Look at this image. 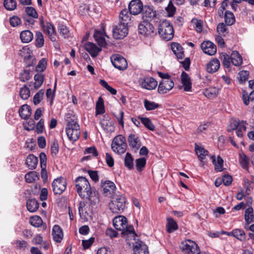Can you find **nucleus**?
Wrapping results in <instances>:
<instances>
[{
    "instance_id": "nucleus-40",
    "label": "nucleus",
    "mask_w": 254,
    "mask_h": 254,
    "mask_svg": "<svg viewBox=\"0 0 254 254\" xmlns=\"http://www.w3.org/2000/svg\"><path fill=\"white\" fill-rule=\"evenodd\" d=\"M225 22L227 25L231 26L234 24L235 18L234 14L230 11H226L225 12Z\"/></svg>"
},
{
    "instance_id": "nucleus-17",
    "label": "nucleus",
    "mask_w": 254,
    "mask_h": 254,
    "mask_svg": "<svg viewBox=\"0 0 254 254\" xmlns=\"http://www.w3.org/2000/svg\"><path fill=\"white\" fill-rule=\"evenodd\" d=\"M142 18L144 20L148 21L156 17V11L152 6L145 5L142 11Z\"/></svg>"
},
{
    "instance_id": "nucleus-11",
    "label": "nucleus",
    "mask_w": 254,
    "mask_h": 254,
    "mask_svg": "<svg viewBox=\"0 0 254 254\" xmlns=\"http://www.w3.org/2000/svg\"><path fill=\"white\" fill-rule=\"evenodd\" d=\"M174 86V83L172 79L161 80L160 82L158 92L159 94H163L170 91Z\"/></svg>"
},
{
    "instance_id": "nucleus-13",
    "label": "nucleus",
    "mask_w": 254,
    "mask_h": 254,
    "mask_svg": "<svg viewBox=\"0 0 254 254\" xmlns=\"http://www.w3.org/2000/svg\"><path fill=\"white\" fill-rule=\"evenodd\" d=\"M129 146L132 151L136 152L141 146V142L138 136L136 134H130L127 137Z\"/></svg>"
},
{
    "instance_id": "nucleus-30",
    "label": "nucleus",
    "mask_w": 254,
    "mask_h": 254,
    "mask_svg": "<svg viewBox=\"0 0 254 254\" xmlns=\"http://www.w3.org/2000/svg\"><path fill=\"white\" fill-rule=\"evenodd\" d=\"M166 230L169 233H171L178 229V226L176 221L172 218L167 219Z\"/></svg>"
},
{
    "instance_id": "nucleus-5",
    "label": "nucleus",
    "mask_w": 254,
    "mask_h": 254,
    "mask_svg": "<svg viewBox=\"0 0 254 254\" xmlns=\"http://www.w3.org/2000/svg\"><path fill=\"white\" fill-rule=\"evenodd\" d=\"M127 147L126 138L122 135L115 136L111 145L112 149L117 154L124 153Z\"/></svg>"
},
{
    "instance_id": "nucleus-59",
    "label": "nucleus",
    "mask_w": 254,
    "mask_h": 254,
    "mask_svg": "<svg viewBox=\"0 0 254 254\" xmlns=\"http://www.w3.org/2000/svg\"><path fill=\"white\" fill-rule=\"evenodd\" d=\"M221 59L223 61L224 66L226 68H229L231 64V58H230L229 56L225 53L222 54Z\"/></svg>"
},
{
    "instance_id": "nucleus-24",
    "label": "nucleus",
    "mask_w": 254,
    "mask_h": 254,
    "mask_svg": "<svg viewBox=\"0 0 254 254\" xmlns=\"http://www.w3.org/2000/svg\"><path fill=\"white\" fill-rule=\"evenodd\" d=\"M182 83L185 91H190L191 89V82L189 75L183 71L181 74Z\"/></svg>"
},
{
    "instance_id": "nucleus-43",
    "label": "nucleus",
    "mask_w": 254,
    "mask_h": 254,
    "mask_svg": "<svg viewBox=\"0 0 254 254\" xmlns=\"http://www.w3.org/2000/svg\"><path fill=\"white\" fill-rule=\"evenodd\" d=\"M34 87L36 89L39 88L42 85L44 79V75L43 74H36L34 75Z\"/></svg>"
},
{
    "instance_id": "nucleus-10",
    "label": "nucleus",
    "mask_w": 254,
    "mask_h": 254,
    "mask_svg": "<svg viewBox=\"0 0 254 254\" xmlns=\"http://www.w3.org/2000/svg\"><path fill=\"white\" fill-rule=\"evenodd\" d=\"M127 26L119 23L113 29V36L115 39H122L128 34Z\"/></svg>"
},
{
    "instance_id": "nucleus-21",
    "label": "nucleus",
    "mask_w": 254,
    "mask_h": 254,
    "mask_svg": "<svg viewBox=\"0 0 254 254\" xmlns=\"http://www.w3.org/2000/svg\"><path fill=\"white\" fill-rule=\"evenodd\" d=\"M44 31L46 33L49 38L52 42H55L56 41V33L54 26L50 23L47 22L46 26H44Z\"/></svg>"
},
{
    "instance_id": "nucleus-52",
    "label": "nucleus",
    "mask_w": 254,
    "mask_h": 254,
    "mask_svg": "<svg viewBox=\"0 0 254 254\" xmlns=\"http://www.w3.org/2000/svg\"><path fill=\"white\" fill-rule=\"evenodd\" d=\"M101 124L104 130L108 131H113L114 130V127L111 122L103 120L101 122Z\"/></svg>"
},
{
    "instance_id": "nucleus-25",
    "label": "nucleus",
    "mask_w": 254,
    "mask_h": 254,
    "mask_svg": "<svg viewBox=\"0 0 254 254\" xmlns=\"http://www.w3.org/2000/svg\"><path fill=\"white\" fill-rule=\"evenodd\" d=\"M38 158L33 154H29L27 156L25 164L27 167L31 170L35 169L38 164Z\"/></svg>"
},
{
    "instance_id": "nucleus-61",
    "label": "nucleus",
    "mask_w": 254,
    "mask_h": 254,
    "mask_svg": "<svg viewBox=\"0 0 254 254\" xmlns=\"http://www.w3.org/2000/svg\"><path fill=\"white\" fill-rule=\"evenodd\" d=\"M166 10L167 12L168 16H172L176 11V8L172 3V0H170L168 6L166 7Z\"/></svg>"
},
{
    "instance_id": "nucleus-36",
    "label": "nucleus",
    "mask_w": 254,
    "mask_h": 254,
    "mask_svg": "<svg viewBox=\"0 0 254 254\" xmlns=\"http://www.w3.org/2000/svg\"><path fill=\"white\" fill-rule=\"evenodd\" d=\"M211 159H212L213 164L215 166V170L217 172L222 171L223 166V160L222 158L220 156H218L217 161H216L215 156H212Z\"/></svg>"
},
{
    "instance_id": "nucleus-33",
    "label": "nucleus",
    "mask_w": 254,
    "mask_h": 254,
    "mask_svg": "<svg viewBox=\"0 0 254 254\" xmlns=\"http://www.w3.org/2000/svg\"><path fill=\"white\" fill-rule=\"evenodd\" d=\"M218 92L219 89L218 88L210 87L204 91L203 94L206 97L213 99L217 96Z\"/></svg>"
},
{
    "instance_id": "nucleus-14",
    "label": "nucleus",
    "mask_w": 254,
    "mask_h": 254,
    "mask_svg": "<svg viewBox=\"0 0 254 254\" xmlns=\"http://www.w3.org/2000/svg\"><path fill=\"white\" fill-rule=\"evenodd\" d=\"M139 82L141 86L147 90H153L157 86V82L152 77H146L140 79Z\"/></svg>"
},
{
    "instance_id": "nucleus-55",
    "label": "nucleus",
    "mask_w": 254,
    "mask_h": 254,
    "mask_svg": "<svg viewBox=\"0 0 254 254\" xmlns=\"http://www.w3.org/2000/svg\"><path fill=\"white\" fill-rule=\"evenodd\" d=\"M44 94V90L41 89L38 91L33 97V103L34 105H37L40 103L42 100Z\"/></svg>"
},
{
    "instance_id": "nucleus-41",
    "label": "nucleus",
    "mask_w": 254,
    "mask_h": 254,
    "mask_svg": "<svg viewBox=\"0 0 254 254\" xmlns=\"http://www.w3.org/2000/svg\"><path fill=\"white\" fill-rule=\"evenodd\" d=\"M138 119L147 128L152 131L155 130V126L149 118L138 117Z\"/></svg>"
},
{
    "instance_id": "nucleus-42",
    "label": "nucleus",
    "mask_w": 254,
    "mask_h": 254,
    "mask_svg": "<svg viewBox=\"0 0 254 254\" xmlns=\"http://www.w3.org/2000/svg\"><path fill=\"white\" fill-rule=\"evenodd\" d=\"M234 237L240 241H245L247 239L245 232L242 229H234Z\"/></svg>"
},
{
    "instance_id": "nucleus-35",
    "label": "nucleus",
    "mask_w": 254,
    "mask_h": 254,
    "mask_svg": "<svg viewBox=\"0 0 254 254\" xmlns=\"http://www.w3.org/2000/svg\"><path fill=\"white\" fill-rule=\"evenodd\" d=\"M20 37L22 42L29 43L33 39V35L30 30H24L21 32Z\"/></svg>"
},
{
    "instance_id": "nucleus-2",
    "label": "nucleus",
    "mask_w": 254,
    "mask_h": 254,
    "mask_svg": "<svg viewBox=\"0 0 254 254\" xmlns=\"http://www.w3.org/2000/svg\"><path fill=\"white\" fill-rule=\"evenodd\" d=\"M114 227L118 230L122 231L124 234H132L133 237L136 235L132 226H128L126 217L123 216L116 217L113 219Z\"/></svg>"
},
{
    "instance_id": "nucleus-31",
    "label": "nucleus",
    "mask_w": 254,
    "mask_h": 254,
    "mask_svg": "<svg viewBox=\"0 0 254 254\" xmlns=\"http://www.w3.org/2000/svg\"><path fill=\"white\" fill-rule=\"evenodd\" d=\"M27 208L30 212H36L39 207V204L38 201L34 199H29L27 200L26 203Z\"/></svg>"
},
{
    "instance_id": "nucleus-8",
    "label": "nucleus",
    "mask_w": 254,
    "mask_h": 254,
    "mask_svg": "<svg viewBox=\"0 0 254 254\" xmlns=\"http://www.w3.org/2000/svg\"><path fill=\"white\" fill-rule=\"evenodd\" d=\"M111 60L114 66L119 70H124L127 67L126 60L120 55H112L111 57Z\"/></svg>"
},
{
    "instance_id": "nucleus-22",
    "label": "nucleus",
    "mask_w": 254,
    "mask_h": 254,
    "mask_svg": "<svg viewBox=\"0 0 254 254\" xmlns=\"http://www.w3.org/2000/svg\"><path fill=\"white\" fill-rule=\"evenodd\" d=\"M53 239L57 243H60L63 239L64 235L62 229L58 225L54 226L52 230Z\"/></svg>"
},
{
    "instance_id": "nucleus-7",
    "label": "nucleus",
    "mask_w": 254,
    "mask_h": 254,
    "mask_svg": "<svg viewBox=\"0 0 254 254\" xmlns=\"http://www.w3.org/2000/svg\"><path fill=\"white\" fill-rule=\"evenodd\" d=\"M66 181L63 177H59L54 179L52 187L53 191L55 194H62L66 188Z\"/></svg>"
},
{
    "instance_id": "nucleus-12",
    "label": "nucleus",
    "mask_w": 254,
    "mask_h": 254,
    "mask_svg": "<svg viewBox=\"0 0 254 254\" xmlns=\"http://www.w3.org/2000/svg\"><path fill=\"white\" fill-rule=\"evenodd\" d=\"M143 7L140 0H132L128 4V10L131 14L137 15L142 12Z\"/></svg>"
},
{
    "instance_id": "nucleus-34",
    "label": "nucleus",
    "mask_w": 254,
    "mask_h": 254,
    "mask_svg": "<svg viewBox=\"0 0 254 254\" xmlns=\"http://www.w3.org/2000/svg\"><path fill=\"white\" fill-rule=\"evenodd\" d=\"M245 219L246 225L248 226L250 223L254 222V210L252 207L247 208L245 212Z\"/></svg>"
},
{
    "instance_id": "nucleus-63",
    "label": "nucleus",
    "mask_w": 254,
    "mask_h": 254,
    "mask_svg": "<svg viewBox=\"0 0 254 254\" xmlns=\"http://www.w3.org/2000/svg\"><path fill=\"white\" fill-rule=\"evenodd\" d=\"M58 30L60 34L62 35L64 37L67 36L69 30L67 27L63 24H61L58 27Z\"/></svg>"
},
{
    "instance_id": "nucleus-39",
    "label": "nucleus",
    "mask_w": 254,
    "mask_h": 254,
    "mask_svg": "<svg viewBox=\"0 0 254 254\" xmlns=\"http://www.w3.org/2000/svg\"><path fill=\"white\" fill-rule=\"evenodd\" d=\"M25 179L26 182L31 183L39 179V175L36 171H31L26 174Z\"/></svg>"
},
{
    "instance_id": "nucleus-49",
    "label": "nucleus",
    "mask_w": 254,
    "mask_h": 254,
    "mask_svg": "<svg viewBox=\"0 0 254 254\" xmlns=\"http://www.w3.org/2000/svg\"><path fill=\"white\" fill-rule=\"evenodd\" d=\"M3 5L7 10H13L16 8L17 3L14 0H4Z\"/></svg>"
},
{
    "instance_id": "nucleus-54",
    "label": "nucleus",
    "mask_w": 254,
    "mask_h": 254,
    "mask_svg": "<svg viewBox=\"0 0 254 254\" xmlns=\"http://www.w3.org/2000/svg\"><path fill=\"white\" fill-rule=\"evenodd\" d=\"M47 60L45 58L42 59L38 63V65L36 67V70L37 72H42L46 68Z\"/></svg>"
},
{
    "instance_id": "nucleus-9",
    "label": "nucleus",
    "mask_w": 254,
    "mask_h": 254,
    "mask_svg": "<svg viewBox=\"0 0 254 254\" xmlns=\"http://www.w3.org/2000/svg\"><path fill=\"white\" fill-rule=\"evenodd\" d=\"M138 32L140 34L146 36H152L155 34V28L153 25L146 20L138 25Z\"/></svg>"
},
{
    "instance_id": "nucleus-15",
    "label": "nucleus",
    "mask_w": 254,
    "mask_h": 254,
    "mask_svg": "<svg viewBox=\"0 0 254 254\" xmlns=\"http://www.w3.org/2000/svg\"><path fill=\"white\" fill-rule=\"evenodd\" d=\"M134 254H148V247L142 241L138 240L133 245Z\"/></svg>"
},
{
    "instance_id": "nucleus-57",
    "label": "nucleus",
    "mask_w": 254,
    "mask_h": 254,
    "mask_svg": "<svg viewBox=\"0 0 254 254\" xmlns=\"http://www.w3.org/2000/svg\"><path fill=\"white\" fill-rule=\"evenodd\" d=\"M146 160L145 158H140L136 160V168L138 171H141L146 164Z\"/></svg>"
},
{
    "instance_id": "nucleus-18",
    "label": "nucleus",
    "mask_w": 254,
    "mask_h": 254,
    "mask_svg": "<svg viewBox=\"0 0 254 254\" xmlns=\"http://www.w3.org/2000/svg\"><path fill=\"white\" fill-rule=\"evenodd\" d=\"M94 38L95 41L98 43L100 47H106L107 43L105 39V36L108 38L104 31L102 32L99 30H95L94 33Z\"/></svg>"
},
{
    "instance_id": "nucleus-4",
    "label": "nucleus",
    "mask_w": 254,
    "mask_h": 254,
    "mask_svg": "<svg viewBox=\"0 0 254 254\" xmlns=\"http://www.w3.org/2000/svg\"><path fill=\"white\" fill-rule=\"evenodd\" d=\"M126 198L123 195H114L109 204L110 209L113 213H121L126 206Z\"/></svg>"
},
{
    "instance_id": "nucleus-56",
    "label": "nucleus",
    "mask_w": 254,
    "mask_h": 254,
    "mask_svg": "<svg viewBox=\"0 0 254 254\" xmlns=\"http://www.w3.org/2000/svg\"><path fill=\"white\" fill-rule=\"evenodd\" d=\"M59 146L57 140H54L51 146V152L53 157L56 156L59 152Z\"/></svg>"
},
{
    "instance_id": "nucleus-19",
    "label": "nucleus",
    "mask_w": 254,
    "mask_h": 254,
    "mask_svg": "<svg viewBox=\"0 0 254 254\" xmlns=\"http://www.w3.org/2000/svg\"><path fill=\"white\" fill-rule=\"evenodd\" d=\"M84 48L93 58L96 57L102 50L101 47H98L95 44L89 42L85 44Z\"/></svg>"
},
{
    "instance_id": "nucleus-23",
    "label": "nucleus",
    "mask_w": 254,
    "mask_h": 254,
    "mask_svg": "<svg viewBox=\"0 0 254 254\" xmlns=\"http://www.w3.org/2000/svg\"><path fill=\"white\" fill-rule=\"evenodd\" d=\"M131 13L127 9H123L119 16V23L127 26L131 20Z\"/></svg>"
},
{
    "instance_id": "nucleus-32",
    "label": "nucleus",
    "mask_w": 254,
    "mask_h": 254,
    "mask_svg": "<svg viewBox=\"0 0 254 254\" xmlns=\"http://www.w3.org/2000/svg\"><path fill=\"white\" fill-rule=\"evenodd\" d=\"M231 61L233 65L240 66L243 62L242 57L237 51H233L231 55Z\"/></svg>"
},
{
    "instance_id": "nucleus-62",
    "label": "nucleus",
    "mask_w": 254,
    "mask_h": 254,
    "mask_svg": "<svg viewBox=\"0 0 254 254\" xmlns=\"http://www.w3.org/2000/svg\"><path fill=\"white\" fill-rule=\"evenodd\" d=\"M31 76L30 75L29 71L28 70H24L20 74L19 79L22 82H25L30 79Z\"/></svg>"
},
{
    "instance_id": "nucleus-60",
    "label": "nucleus",
    "mask_w": 254,
    "mask_h": 254,
    "mask_svg": "<svg viewBox=\"0 0 254 254\" xmlns=\"http://www.w3.org/2000/svg\"><path fill=\"white\" fill-rule=\"evenodd\" d=\"M217 31L219 34L224 36L227 33V28L224 23H220L217 25Z\"/></svg>"
},
{
    "instance_id": "nucleus-38",
    "label": "nucleus",
    "mask_w": 254,
    "mask_h": 254,
    "mask_svg": "<svg viewBox=\"0 0 254 254\" xmlns=\"http://www.w3.org/2000/svg\"><path fill=\"white\" fill-rule=\"evenodd\" d=\"M195 150L197 154L198 158L202 161V159H204L205 157L208 155V151L205 150L203 147L199 146L195 144Z\"/></svg>"
},
{
    "instance_id": "nucleus-28",
    "label": "nucleus",
    "mask_w": 254,
    "mask_h": 254,
    "mask_svg": "<svg viewBox=\"0 0 254 254\" xmlns=\"http://www.w3.org/2000/svg\"><path fill=\"white\" fill-rule=\"evenodd\" d=\"M19 114L22 119H27L31 115V109L28 105H23L19 109Z\"/></svg>"
},
{
    "instance_id": "nucleus-50",
    "label": "nucleus",
    "mask_w": 254,
    "mask_h": 254,
    "mask_svg": "<svg viewBox=\"0 0 254 254\" xmlns=\"http://www.w3.org/2000/svg\"><path fill=\"white\" fill-rule=\"evenodd\" d=\"M25 11V13L23 15H27L33 18H37L38 17V14L36 9L33 7H26Z\"/></svg>"
},
{
    "instance_id": "nucleus-1",
    "label": "nucleus",
    "mask_w": 254,
    "mask_h": 254,
    "mask_svg": "<svg viewBox=\"0 0 254 254\" xmlns=\"http://www.w3.org/2000/svg\"><path fill=\"white\" fill-rule=\"evenodd\" d=\"M75 182L76 191L81 198L88 199L91 205L96 206L99 203V194L95 189L91 187L87 179L79 177Z\"/></svg>"
},
{
    "instance_id": "nucleus-53",
    "label": "nucleus",
    "mask_w": 254,
    "mask_h": 254,
    "mask_svg": "<svg viewBox=\"0 0 254 254\" xmlns=\"http://www.w3.org/2000/svg\"><path fill=\"white\" fill-rule=\"evenodd\" d=\"M239 162L243 168L245 169H248L249 159L244 154L240 155Z\"/></svg>"
},
{
    "instance_id": "nucleus-27",
    "label": "nucleus",
    "mask_w": 254,
    "mask_h": 254,
    "mask_svg": "<svg viewBox=\"0 0 254 254\" xmlns=\"http://www.w3.org/2000/svg\"><path fill=\"white\" fill-rule=\"evenodd\" d=\"M65 131L68 138L71 141H76L80 135V129H65Z\"/></svg>"
},
{
    "instance_id": "nucleus-47",
    "label": "nucleus",
    "mask_w": 254,
    "mask_h": 254,
    "mask_svg": "<svg viewBox=\"0 0 254 254\" xmlns=\"http://www.w3.org/2000/svg\"><path fill=\"white\" fill-rule=\"evenodd\" d=\"M30 223L35 227H39L42 224L43 220L40 216L36 215L30 217Z\"/></svg>"
},
{
    "instance_id": "nucleus-45",
    "label": "nucleus",
    "mask_w": 254,
    "mask_h": 254,
    "mask_svg": "<svg viewBox=\"0 0 254 254\" xmlns=\"http://www.w3.org/2000/svg\"><path fill=\"white\" fill-rule=\"evenodd\" d=\"M125 166L128 169L131 170L133 168V159L131 154L127 152L125 158Z\"/></svg>"
},
{
    "instance_id": "nucleus-37",
    "label": "nucleus",
    "mask_w": 254,
    "mask_h": 254,
    "mask_svg": "<svg viewBox=\"0 0 254 254\" xmlns=\"http://www.w3.org/2000/svg\"><path fill=\"white\" fill-rule=\"evenodd\" d=\"M105 112V106L104 104L103 99L102 97H99L96 104V114L97 116L98 115H102Z\"/></svg>"
},
{
    "instance_id": "nucleus-26",
    "label": "nucleus",
    "mask_w": 254,
    "mask_h": 254,
    "mask_svg": "<svg viewBox=\"0 0 254 254\" xmlns=\"http://www.w3.org/2000/svg\"><path fill=\"white\" fill-rule=\"evenodd\" d=\"M171 49L178 59H182L184 56L183 48L177 43H172Z\"/></svg>"
},
{
    "instance_id": "nucleus-48",
    "label": "nucleus",
    "mask_w": 254,
    "mask_h": 254,
    "mask_svg": "<svg viewBox=\"0 0 254 254\" xmlns=\"http://www.w3.org/2000/svg\"><path fill=\"white\" fill-rule=\"evenodd\" d=\"M30 92L29 89L24 85L19 91V95L23 100H27L30 97Z\"/></svg>"
},
{
    "instance_id": "nucleus-64",
    "label": "nucleus",
    "mask_w": 254,
    "mask_h": 254,
    "mask_svg": "<svg viewBox=\"0 0 254 254\" xmlns=\"http://www.w3.org/2000/svg\"><path fill=\"white\" fill-rule=\"evenodd\" d=\"M9 22L12 27H16L21 23V19L17 16H13L10 18Z\"/></svg>"
},
{
    "instance_id": "nucleus-44",
    "label": "nucleus",
    "mask_w": 254,
    "mask_h": 254,
    "mask_svg": "<svg viewBox=\"0 0 254 254\" xmlns=\"http://www.w3.org/2000/svg\"><path fill=\"white\" fill-rule=\"evenodd\" d=\"M143 103L144 107L147 111L153 110L159 107L158 104L153 101H148L147 99H144Z\"/></svg>"
},
{
    "instance_id": "nucleus-51",
    "label": "nucleus",
    "mask_w": 254,
    "mask_h": 254,
    "mask_svg": "<svg viewBox=\"0 0 254 254\" xmlns=\"http://www.w3.org/2000/svg\"><path fill=\"white\" fill-rule=\"evenodd\" d=\"M191 23L197 32L200 33L202 31L203 21L201 20L193 18L191 20Z\"/></svg>"
},
{
    "instance_id": "nucleus-20",
    "label": "nucleus",
    "mask_w": 254,
    "mask_h": 254,
    "mask_svg": "<svg viewBox=\"0 0 254 254\" xmlns=\"http://www.w3.org/2000/svg\"><path fill=\"white\" fill-rule=\"evenodd\" d=\"M101 187L103 189V193L106 195L113 193L116 190L115 184L109 180H102Z\"/></svg>"
},
{
    "instance_id": "nucleus-3",
    "label": "nucleus",
    "mask_w": 254,
    "mask_h": 254,
    "mask_svg": "<svg viewBox=\"0 0 254 254\" xmlns=\"http://www.w3.org/2000/svg\"><path fill=\"white\" fill-rule=\"evenodd\" d=\"M158 33L162 39L166 41L171 40L174 36L172 25L166 20L161 21L158 26Z\"/></svg>"
},
{
    "instance_id": "nucleus-6",
    "label": "nucleus",
    "mask_w": 254,
    "mask_h": 254,
    "mask_svg": "<svg viewBox=\"0 0 254 254\" xmlns=\"http://www.w3.org/2000/svg\"><path fill=\"white\" fill-rule=\"evenodd\" d=\"M180 249L185 254H198L199 250L198 245L189 239L182 242Z\"/></svg>"
},
{
    "instance_id": "nucleus-29",
    "label": "nucleus",
    "mask_w": 254,
    "mask_h": 254,
    "mask_svg": "<svg viewBox=\"0 0 254 254\" xmlns=\"http://www.w3.org/2000/svg\"><path fill=\"white\" fill-rule=\"evenodd\" d=\"M219 67V61L217 59H214L207 64L206 69L209 73H214L218 70Z\"/></svg>"
},
{
    "instance_id": "nucleus-16",
    "label": "nucleus",
    "mask_w": 254,
    "mask_h": 254,
    "mask_svg": "<svg viewBox=\"0 0 254 254\" xmlns=\"http://www.w3.org/2000/svg\"><path fill=\"white\" fill-rule=\"evenodd\" d=\"M201 49L203 52L210 56L214 55L216 53V47L210 41H204L200 45Z\"/></svg>"
},
{
    "instance_id": "nucleus-58",
    "label": "nucleus",
    "mask_w": 254,
    "mask_h": 254,
    "mask_svg": "<svg viewBox=\"0 0 254 254\" xmlns=\"http://www.w3.org/2000/svg\"><path fill=\"white\" fill-rule=\"evenodd\" d=\"M80 129L79 125L77 123V121L74 119H71L67 124L65 129Z\"/></svg>"
},
{
    "instance_id": "nucleus-46",
    "label": "nucleus",
    "mask_w": 254,
    "mask_h": 254,
    "mask_svg": "<svg viewBox=\"0 0 254 254\" xmlns=\"http://www.w3.org/2000/svg\"><path fill=\"white\" fill-rule=\"evenodd\" d=\"M44 44V39L43 34L38 31L36 34L35 45L37 47L41 48Z\"/></svg>"
}]
</instances>
